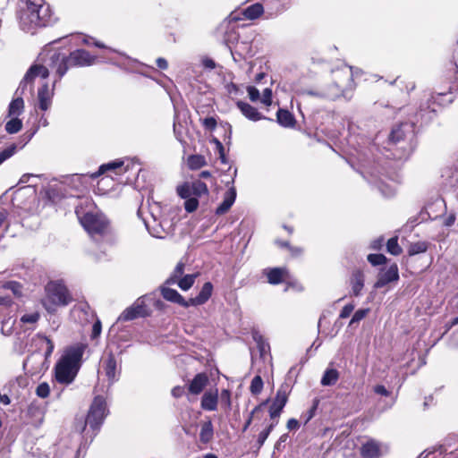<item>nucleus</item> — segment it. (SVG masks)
Segmentation results:
<instances>
[{
	"instance_id": "f257e3e1",
	"label": "nucleus",
	"mask_w": 458,
	"mask_h": 458,
	"mask_svg": "<svg viewBox=\"0 0 458 458\" xmlns=\"http://www.w3.org/2000/svg\"><path fill=\"white\" fill-rule=\"evenodd\" d=\"M55 21L51 7L44 0H27L19 14L21 30L34 34L43 27L52 24Z\"/></svg>"
},
{
	"instance_id": "f03ea898",
	"label": "nucleus",
	"mask_w": 458,
	"mask_h": 458,
	"mask_svg": "<svg viewBox=\"0 0 458 458\" xmlns=\"http://www.w3.org/2000/svg\"><path fill=\"white\" fill-rule=\"evenodd\" d=\"M87 347V344L77 343L64 350L55 369V378L59 383L71 384L74 380Z\"/></svg>"
},
{
	"instance_id": "7ed1b4c3",
	"label": "nucleus",
	"mask_w": 458,
	"mask_h": 458,
	"mask_svg": "<svg viewBox=\"0 0 458 458\" xmlns=\"http://www.w3.org/2000/svg\"><path fill=\"white\" fill-rule=\"evenodd\" d=\"M353 72L352 67H344L335 72V82L325 89H302L301 94L335 100L340 96L349 99V91L354 89Z\"/></svg>"
},
{
	"instance_id": "20e7f679",
	"label": "nucleus",
	"mask_w": 458,
	"mask_h": 458,
	"mask_svg": "<svg viewBox=\"0 0 458 458\" xmlns=\"http://www.w3.org/2000/svg\"><path fill=\"white\" fill-rule=\"evenodd\" d=\"M96 56L91 55L84 49H77L65 55L60 52H53L50 54L47 65L55 69L58 80L66 73L72 67L89 66L95 63Z\"/></svg>"
},
{
	"instance_id": "39448f33",
	"label": "nucleus",
	"mask_w": 458,
	"mask_h": 458,
	"mask_svg": "<svg viewBox=\"0 0 458 458\" xmlns=\"http://www.w3.org/2000/svg\"><path fill=\"white\" fill-rule=\"evenodd\" d=\"M45 290L43 305L48 312H54L57 306H66L72 301L67 288L60 282H49Z\"/></svg>"
},
{
	"instance_id": "423d86ee",
	"label": "nucleus",
	"mask_w": 458,
	"mask_h": 458,
	"mask_svg": "<svg viewBox=\"0 0 458 458\" xmlns=\"http://www.w3.org/2000/svg\"><path fill=\"white\" fill-rule=\"evenodd\" d=\"M81 223L90 237L96 241L104 236L108 230V222L102 214L88 212L81 217Z\"/></svg>"
},
{
	"instance_id": "0eeeda50",
	"label": "nucleus",
	"mask_w": 458,
	"mask_h": 458,
	"mask_svg": "<svg viewBox=\"0 0 458 458\" xmlns=\"http://www.w3.org/2000/svg\"><path fill=\"white\" fill-rule=\"evenodd\" d=\"M106 403L102 396H96L89 408L86 420L81 427V431H84L86 426L89 425L93 431H98L106 416Z\"/></svg>"
},
{
	"instance_id": "6e6552de",
	"label": "nucleus",
	"mask_w": 458,
	"mask_h": 458,
	"mask_svg": "<svg viewBox=\"0 0 458 458\" xmlns=\"http://www.w3.org/2000/svg\"><path fill=\"white\" fill-rule=\"evenodd\" d=\"M49 75V72L47 67L42 64H33L30 67V69L25 73L22 81H21L18 89H16V96L21 97L25 95L26 91L29 90L30 94L33 93V81L37 77H40L42 79L47 78Z\"/></svg>"
},
{
	"instance_id": "1a4fd4ad",
	"label": "nucleus",
	"mask_w": 458,
	"mask_h": 458,
	"mask_svg": "<svg viewBox=\"0 0 458 458\" xmlns=\"http://www.w3.org/2000/svg\"><path fill=\"white\" fill-rule=\"evenodd\" d=\"M43 339L47 343V350L44 356L40 352H33L27 357L23 362V368L31 374L40 373L45 369L44 361L53 353L55 345L54 343L47 336Z\"/></svg>"
},
{
	"instance_id": "9d476101",
	"label": "nucleus",
	"mask_w": 458,
	"mask_h": 458,
	"mask_svg": "<svg viewBox=\"0 0 458 458\" xmlns=\"http://www.w3.org/2000/svg\"><path fill=\"white\" fill-rule=\"evenodd\" d=\"M388 452L386 445L369 438L361 444L360 454L362 458H380Z\"/></svg>"
},
{
	"instance_id": "9b49d317",
	"label": "nucleus",
	"mask_w": 458,
	"mask_h": 458,
	"mask_svg": "<svg viewBox=\"0 0 458 458\" xmlns=\"http://www.w3.org/2000/svg\"><path fill=\"white\" fill-rule=\"evenodd\" d=\"M290 386L287 384L282 385L277 390L276 395L269 408V415L272 420L278 418L288 401Z\"/></svg>"
},
{
	"instance_id": "f8f14e48",
	"label": "nucleus",
	"mask_w": 458,
	"mask_h": 458,
	"mask_svg": "<svg viewBox=\"0 0 458 458\" xmlns=\"http://www.w3.org/2000/svg\"><path fill=\"white\" fill-rule=\"evenodd\" d=\"M148 310L143 298L137 299L132 305L126 308L119 316L118 321H131L148 316Z\"/></svg>"
},
{
	"instance_id": "ddd939ff",
	"label": "nucleus",
	"mask_w": 458,
	"mask_h": 458,
	"mask_svg": "<svg viewBox=\"0 0 458 458\" xmlns=\"http://www.w3.org/2000/svg\"><path fill=\"white\" fill-rule=\"evenodd\" d=\"M102 368L109 384H114L119 379L120 369L117 366V360L114 354L110 352L106 353V356L102 360Z\"/></svg>"
},
{
	"instance_id": "4468645a",
	"label": "nucleus",
	"mask_w": 458,
	"mask_h": 458,
	"mask_svg": "<svg viewBox=\"0 0 458 458\" xmlns=\"http://www.w3.org/2000/svg\"><path fill=\"white\" fill-rule=\"evenodd\" d=\"M59 80H55L52 89H49L47 83H44L38 90V106L42 111H47L52 104V98L55 94V88Z\"/></svg>"
},
{
	"instance_id": "2eb2a0df",
	"label": "nucleus",
	"mask_w": 458,
	"mask_h": 458,
	"mask_svg": "<svg viewBox=\"0 0 458 458\" xmlns=\"http://www.w3.org/2000/svg\"><path fill=\"white\" fill-rule=\"evenodd\" d=\"M399 279L398 267L396 264L391 265L385 270H381L377 282L374 284L375 288H382L392 282H396Z\"/></svg>"
},
{
	"instance_id": "dca6fc26",
	"label": "nucleus",
	"mask_w": 458,
	"mask_h": 458,
	"mask_svg": "<svg viewBox=\"0 0 458 458\" xmlns=\"http://www.w3.org/2000/svg\"><path fill=\"white\" fill-rule=\"evenodd\" d=\"M236 106L242 114L250 121L257 122L259 120L267 119V117L259 113L256 107L246 102L239 100L237 101Z\"/></svg>"
},
{
	"instance_id": "f3484780",
	"label": "nucleus",
	"mask_w": 458,
	"mask_h": 458,
	"mask_svg": "<svg viewBox=\"0 0 458 458\" xmlns=\"http://www.w3.org/2000/svg\"><path fill=\"white\" fill-rule=\"evenodd\" d=\"M213 292V285L210 282H207L203 284L201 290L199 294L194 298H190L188 300L189 307L190 306H199L206 303L208 299L211 297Z\"/></svg>"
},
{
	"instance_id": "a211bd4d",
	"label": "nucleus",
	"mask_w": 458,
	"mask_h": 458,
	"mask_svg": "<svg viewBox=\"0 0 458 458\" xmlns=\"http://www.w3.org/2000/svg\"><path fill=\"white\" fill-rule=\"evenodd\" d=\"M235 199L236 190L232 186L225 193L222 203L216 209V214L218 216L225 214L234 203Z\"/></svg>"
},
{
	"instance_id": "6ab92c4d",
	"label": "nucleus",
	"mask_w": 458,
	"mask_h": 458,
	"mask_svg": "<svg viewBox=\"0 0 458 458\" xmlns=\"http://www.w3.org/2000/svg\"><path fill=\"white\" fill-rule=\"evenodd\" d=\"M208 383V377L206 373L197 374L191 381L188 390L191 394H199Z\"/></svg>"
},
{
	"instance_id": "aec40b11",
	"label": "nucleus",
	"mask_w": 458,
	"mask_h": 458,
	"mask_svg": "<svg viewBox=\"0 0 458 458\" xmlns=\"http://www.w3.org/2000/svg\"><path fill=\"white\" fill-rule=\"evenodd\" d=\"M160 290L165 300L177 303L184 308L189 307L188 301H186L176 290L165 286H162Z\"/></svg>"
},
{
	"instance_id": "412c9836",
	"label": "nucleus",
	"mask_w": 458,
	"mask_h": 458,
	"mask_svg": "<svg viewBox=\"0 0 458 458\" xmlns=\"http://www.w3.org/2000/svg\"><path fill=\"white\" fill-rule=\"evenodd\" d=\"M218 403L217 389L205 392L201 398V408L205 411H216Z\"/></svg>"
},
{
	"instance_id": "4be33fe9",
	"label": "nucleus",
	"mask_w": 458,
	"mask_h": 458,
	"mask_svg": "<svg viewBox=\"0 0 458 458\" xmlns=\"http://www.w3.org/2000/svg\"><path fill=\"white\" fill-rule=\"evenodd\" d=\"M364 275L361 271L353 272L351 278L352 293L354 296H359L364 287Z\"/></svg>"
},
{
	"instance_id": "5701e85b",
	"label": "nucleus",
	"mask_w": 458,
	"mask_h": 458,
	"mask_svg": "<svg viewBox=\"0 0 458 458\" xmlns=\"http://www.w3.org/2000/svg\"><path fill=\"white\" fill-rule=\"evenodd\" d=\"M276 121L283 127H293L295 124V118L293 114L281 108L276 113Z\"/></svg>"
},
{
	"instance_id": "b1692460",
	"label": "nucleus",
	"mask_w": 458,
	"mask_h": 458,
	"mask_svg": "<svg viewBox=\"0 0 458 458\" xmlns=\"http://www.w3.org/2000/svg\"><path fill=\"white\" fill-rule=\"evenodd\" d=\"M339 378V372L335 369H327L321 378L323 386H334Z\"/></svg>"
},
{
	"instance_id": "393cba45",
	"label": "nucleus",
	"mask_w": 458,
	"mask_h": 458,
	"mask_svg": "<svg viewBox=\"0 0 458 458\" xmlns=\"http://www.w3.org/2000/svg\"><path fill=\"white\" fill-rule=\"evenodd\" d=\"M264 12V8L261 4L256 3L245 8L242 11V14L248 20H254L259 17Z\"/></svg>"
},
{
	"instance_id": "a878e982",
	"label": "nucleus",
	"mask_w": 458,
	"mask_h": 458,
	"mask_svg": "<svg viewBox=\"0 0 458 458\" xmlns=\"http://www.w3.org/2000/svg\"><path fill=\"white\" fill-rule=\"evenodd\" d=\"M185 264L182 261L178 262L170 276L165 280V284H174L184 276Z\"/></svg>"
},
{
	"instance_id": "bb28decb",
	"label": "nucleus",
	"mask_w": 458,
	"mask_h": 458,
	"mask_svg": "<svg viewBox=\"0 0 458 458\" xmlns=\"http://www.w3.org/2000/svg\"><path fill=\"white\" fill-rule=\"evenodd\" d=\"M187 165L191 170L199 169L207 165L205 157L201 155H191L187 158Z\"/></svg>"
},
{
	"instance_id": "cd10ccee",
	"label": "nucleus",
	"mask_w": 458,
	"mask_h": 458,
	"mask_svg": "<svg viewBox=\"0 0 458 458\" xmlns=\"http://www.w3.org/2000/svg\"><path fill=\"white\" fill-rule=\"evenodd\" d=\"M284 274L285 270L283 268L276 267L270 269L267 274L268 283L271 284H277L281 283Z\"/></svg>"
},
{
	"instance_id": "c85d7f7f",
	"label": "nucleus",
	"mask_w": 458,
	"mask_h": 458,
	"mask_svg": "<svg viewBox=\"0 0 458 458\" xmlns=\"http://www.w3.org/2000/svg\"><path fill=\"white\" fill-rule=\"evenodd\" d=\"M198 276V274H187L184 275L178 282L175 284L182 289V291H188L192 287L195 283V280Z\"/></svg>"
},
{
	"instance_id": "c756f323",
	"label": "nucleus",
	"mask_w": 458,
	"mask_h": 458,
	"mask_svg": "<svg viewBox=\"0 0 458 458\" xmlns=\"http://www.w3.org/2000/svg\"><path fill=\"white\" fill-rule=\"evenodd\" d=\"M39 318H40V315L37 311L32 312V313L24 314L21 317L20 323L21 324V326H25L27 324L30 325V327H27L26 329L33 330L34 325L37 324Z\"/></svg>"
},
{
	"instance_id": "7c9ffc66",
	"label": "nucleus",
	"mask_w": 458,
	"mask_h": 458,
	"mask_svg": "<svg viewBox=\"0 0 458 458\" xmlns=\"http://www.w3.org/2000/svg\"><path fill=\"white\" fill-rule=\"evenodd\" d=\"M213 437V425L210 420L202 424L199 438L203 443H208Z\"/></svg>"
},
{
	"instance_id": "2f4dec72",
	"label": "nucleus",
	"mask_w": 458,
	"mask_h": 458,
	"mask_svg": "<svg viewBox=\"0 0 458 458\" xmlns=\"http://www.w3.org/2000/svg\"><path fill=\"white\" fill-rule=\"evenodd\" d=\"M24 107V102L21 97H16L9 106L10 115H19Z\"/></svg>"
},
{
	"instance_id": "473e14b6",
	"label": "nucleus",
	"mask_w": 458,
	"mask_h": 458,
	"mask_svg": "<svg viewBox=\"0 0 458 458\" xmlns=\"http://www.w3.org/2000/svg\"><path fill=\"white\" fill-rule=\"evenodd\" d=\"M3 288L10 290L16 297H21L22 295V285L19 282H6L3 284Z\"/></svg>"
},
{
	"instance_id": "72a5a7b5",
	"label": "nucleus",
	"mask_w": 458,
	"mask_h": 458,
	"mask_svg": "<svg viewBox=\"0 0 458 458\" xmlns=\"http://www.w3.org/2000/svg\"><path fill=\"white\" fill-rule=\"evenodd\" d=\"M408 126L407 124H402L394 128L390 133V140L394 143H398L403 140L405 137L403 127Z\"/></svg>"
},
{
	"instance_id": "f704fd0d",
	"label": "nucleus",
	"mask_w": 458,
	"mask_h": 458,
	"mask_svg": "<svg viewBox=\"0 0 458 458\" xmlns=\"http://www.w3.org/2000/svg\"><path fill=\"white\" fill-rule=\"evenodd\" d=\"M386 250L387 251L394 256L400 255L402 253V248L398 244V238L392 237L386 242Z\"/></svg>"
},
{
	"instance_id": "c9c22d12",
	"label": "nucleus",
	"mask_w": 458,
	"mask_h": 458,
	"mask_svg": "<svg viewBox=\"0 0 458 458\" xmlns=\"http://www.w3.org/2000/svg\"><path fill=\"white\" fill-rule=\"evenodd\" d=\"M22 127V122L19 118H13L5 123V131L13 134L18 132Z\"/></svg>"
},
{
	"instance_id": "e433bc0d",
	"label": "nucleus",
	"mask_w": 458,
	"mask_h": 458,
	"mask_svg": "<svg viewBox=\"0 0 458 458\" xmlns=\"http://www.w3.org/2000/svg\"><path fill=\"white\" fill-rule=\"evenodd\" d=\"M192 192L195 196H201L204 194L208 193V186L205 182H201L200 180H197L192 182L191 184Z\"/></svg>"
},
{
	"instance_id": "4c0bfd02",
	"label": "nucleus",
	"mask_w": 458,
	"mask_h": 458,
	"mask_svg": "<svg viewBox=\"0 0 458 458\" xmlns=\"http://www.w3.org/2000/svg\"><path fill=\"white\" fill-rule=\"evenodd\" d=\"M123 165V161L117 159L113 162H109L107 164H104L99 167L98 174H102L106 171H114L115 169L122 168Z\"/></svg>"
},
{
	"instance_id": "58836bf2",
	"label": "nucleus",
	"mask_w": 458,
	"mask_h": 458,
	"mask_svg": "<svg viewBox=\"0 0 458 458\" xmlns=\"http://www.w3.org/2000/svg\"><path fill=\"white\" fill-rule=\"evenodd\" d=\"M427 250V244L423 242H418L410 245L408 249V254L414 256L420 253H423Z\"/></svg>"
},
{
	"instance_id": "ea45409f",
	"label": "nucleus",
	"mask_w": 458,
	"mask_h": 458,
	"mask_svg": "<svg viewBox=\"0 0 458 458\" xmlns=\"http://www.w3.org/2000/svg\"><path fill=\"white\" fill-rule=\"evenodd\" d=\"M177 194L184 199H190L191 196L193 194L191 185L189 183H184L182 185H179L176 189Z\"/></svg>"
},
{
	"instance_id": "a19ab883",
	"label": "nucleus",
	"mask_w": 458,
	"mask_h": 458,
	"mask_svg": "<svg viewBox=\"0 0 458 458\" xmlns=\"http://www.w3.org/2000/svg\"><path fill=\"white\" fill-rule=\"evenodd\" d=\"M263 389V380L260 376H255L250 383V390L253 394H259Z\"/></svg>"
},
{
	"instance_id": "79ce46f5",
	"label": "nucleus",
	"mask_w": 458,
	"mask_h": 458,
	"mask_svg": "<svg viewBox=\"0 0 458 458\" xmlns=\"http://www.w3.org/2000/svg\"><path fill=\"white\" fill-rule=\"evenodd\" d=\"M369 311L370 310L369 308L356 310L349 323V327H352L354 324H358L369 313Z\"/></svg>"
},
{
	"instance_id": "37998d69",
	"label": "nucleus",
	"mask_w": 458,
	"mask_h": 458,
	"mask_svg": "<svg viewBox=\"0 0 458 458\" xmlns=\"http://www.w3.org/2000/svg\"><path fill=\"white\" fill-rule=\"evenodd\" d=\"M368 261L372 266H378L385 264L386 262V258L383 254H369L368 256Z\"/></svg>"
},
{
	"instance_id": "c03bdc74",
	"label": "nucleus",
	"mask_w": 458,
	"mask_h": 458,
	"mask_svg": "<svg viewBox=\"0 0 458 458\" xmlns=\"http://www.w3.org/2000/svg\"><path fill=\"white\" fill-rule=\"evenodd\" d=\"M50 387L46 382L40 383L36 388V394L40 398H46L49 395Z\"/></svg>"
},
{
	"instance_id": "a18cd8bd",
	"label": "nucleus",
	"mask_w": 458,
	"mask_h": 458,
	"mask_svg": "<svg viewBox=\"0 0 458 458\" xmlns=\"http://www.w3.org/2000/svg\"><path fill=\"white\" fill-rule=\"evenodd\" d=\"M16 150V146L14 144L7 147L3 151L0 152V165L4 162L6 159L10 158Z\"/></svg>"
},
{
	"instance_id": "49530a36",
	"label": "nucleus",
	"mask_w": 458,
	"mask_h": 458,
	"mask_svg": "<svg viewBox=\"0 0 458 458\" xmlns=\"http://www.w3.org/2000/svg\"><path fill=\"white\" fill-rule=\"evenodd\" d=\"M16 150V146L14 144L7 147L3 151L0 152V165L4 162L6 159L10 158Z\"/></svg>"
},
{
	"instance_id": "de8ad7c7",
	"label": "nucleus",
	"mask_w": 458,
	"mask_h": 458,
	"mask_svg": "<svg viewBox=\"0 0 458 458\" xmlns=\"http://www.w3.org/2000/svg\"><path fill=\"white\" fill-rule=\"evenodd\" d=\"M16 150V146L14 144L7 147L3 151L0 152V165L4 162L6 159L10 158Z\"/></svg>"
},
{
	"instance_id": "09e8293b",
	"label": "nucleus",
	"mask_w": 458,
	"mask_h": 458,
	"mask_svg": "<svg viewBox=\"0 0 458 458\" xmlns=\"http://www.w3.org/2000/svg\"><path fill=\"white\" fill-rule=\"evenodd\" d=\"M16 150V146L14 144L7 147L3 151L0 152V165L4 162L6 159L10 158Z\"/></svg>"
},
{
	"instance_id": "8fccbe9b",
	"label": "nucleus",
	"mask_w": 458,
	"mask_h": 458,
	"mask_svg": "<svg viewBox=\"0 0 458 458\" xmlns=\"http://www.w3.org/2000/svg\"><path fill=\"white\" fill-rule=\"evenodd\" d=\"M378 189H379V191H381V193L385 197H391L395 192V188L394 187H393L391 185H388V184H386L384 182H380L378 184Z\"/></svg>"
},
{
	"instance_id": "3c124183",
	"label": "nucleus",
	"mask_w": 458,
	"mask_h": 458,
	"mask_svg": "<svg viewBox=\"0 0 458 458\" xmlns=\"http://www.w3.org/2000/svg\"><path fill=\"white\" fill-rule=\"evenodd\" d=\"M253 339L257 342L258 347L261 353H264L267 352V350L269 348L268 344H267L262 336L259 335L258 333L253 334Z\"/></svg>"
},
{
	"instance_id": "603ef678",
	"label": "nucleus",
	"mask_w": 458,
	"mask_h": 458,
	"mask_svg": "<svg viewBox=\"0 0 458 458\" xmlns=\"http://www.w3.org/2000/svg\"><path fill=\"white\" fill-rule=\"evenodd\" d=\"M199 201L196 198L187 199L184 202V208L187 212L191 213L198 208Z\"/></svg>"
},
{
	"instance_id": "864d4df0",
	"label": "nucleus",
	"mask_w": 458,
	"mask_h": 458,
	"mask_svg": "<svg viewBox=\"0 0 458 458\" xmlns=\"http://www.w3.org/2000/svg\"><path fill=\"white\" fill-rule=\"evenodd\" d=\"M220 401L221 403L224 404L226 408H230L231 406V393L227 389L222 390L220 394Z\"/></svg>"
},
{
	"instance_id": "5fc2aeb1",
	"label": "nucleus",
	"mask_w": 458,
	"mask_h": 458,
	"mask_svg": "<svg viewBox=\"0 0 458 458\" xmlns=\"http://www.w3.org/2000/svg\"><path fill=\"white\" fill-rule=\"evenodd\" d=\"M354 308H355V306L352 303H349V304L345 305L342 309V310H341V312L339 314V318H346L350 317V315L354 310Z\"/></svg>"
},
{
	"instance_id": "6e6d98bb",
	"label": "nucleus",
	"mask_w": 458,
	"mask_h": 458,
	"mask_svg": "<svg viewBox=\"0 0 458 458\" xmlns=\"http://www.w3.org/2000/svg\"><path fill=\"white\" fill-rule=\"evenodd\" d=\"M261 102L266 106H270L272 104V90L269 88H267L263 90Z\"/></svg>"
},
{
	"instance_id": "4d7b16f0",
	"label": "nucleus",
	"mask_w": 458,
	"mask_h": 458,
	"mask_svg": "<svg viewBox=\"0 0 458 458\" xmlns=\"http://www.w3.org/2000/svg\"><path fill=\"white\" fill-rule=\"evenodd\" d=\"M247 92H248V95H249V98L252 101V102H256L257 100L259 99V97H260V94H259V91L258 89H256L255 87L253 86H249L247 88Z\"/></svg>"
},
{
	"instance_id": "13d9d810",
	"label": "nucleus",
	"mask_w": 458,
	"mask_h": 458,
	"mask_svg": "<svg viewBox=\"0 0 458 458\" xmlns=\"http://www.w3.org/2000/svg\"><path fill=\"white\" fill-rule=\"evenodd\" d=\"M203 125L209 130H213L216 126V121L213 117H207L203 120Z\"/></svg>"
},
{
	"instance_id": "bf43d9fd",
	"label": "nucleus",
	"mask_w": 458,
	"mask_h": 458,
	"mask_svg": "<svg viewBox=\"0 0 458 458\" xmlns=\"http://www.w3.org/2000/svg\"><path fill=\"white\" fill-rule=\"evenodd\" d=\"M374 392L384 396H388L390 394L389 391L382 385H377L374 387Z\"/></svg>"
},
{
	"instance_id": "052dcab7",
	"label": "nucleus",
	"mask_w": 458,
	"mask_h": 458,
	"mask_svg": "<svg viewBox=\"0 0 458 458\" xmlns=\"http://www.w3.org/2000/svg\"><path fill=\"white\" fill-rule=\"evenodd\" d=\"M101 333V322L97 320L92 327V337H98Z\"/></svg>"
},
{
	"instance_id": "680f3d73",
	"label": "nucleus",
	"mask_w": 458,
	"mask_h": 458,
	"mask_svg": "<svg viewBox=\"0 0 458 458\" xmlns=\"http://www.w3.org/2000/svg\"><path fill=\"white\" fill-rule=\"evenodd\" d=\"M215 142L216 144L222 163H226L223 144L218 140H215Z\"/></svg>"
},
{
	"instance_id": "e2e57ef3",
	"label": "nucleus",
	"mask_w": 458,
	"mask_h": 458,
	"mask_svg": "<svg viewBox=\"0 0 458 458\" xmlns=\"http://www.w3.org/2000/svg\"><path fill=\"white\" fill-rule=\"evenodd\" d=\"M183 394H184V388H183L182 386H174V387L172 389V395H173L174 398H179V397H181Z\"/></svg>"
},
{
	"instance_id": "0e129e2a",
	"label": "nucleus",
	"mask_w": 458,
	"mask_h": 458,
	"mask_svg": "<svg viewBox=\"0 0 458 458\" xmlns=\"http://www.w3.org/2000/svg\"><path fill=\"white\" fill-rule=\"evenodd\" d=\"M299 427H300V423L295 419H290L287 421V428L290 429V430L297 429Z\"/></svg>"
},
{
	"instance_id": "69168bd1",
	"label": "nucleus",
	"mask_w": 458,
	"mask_h": 458,
	"mask_svg": "<svg viewBox=\"0 0 458 458\" xmlns=\"http://www.w3.org/2000/svg\"><path fill=\"white\" fill-rule=\"evenodd\" d=\"M267 431L262 430L258 437V444L261 446L268 437Z\"/></svg>"
},
{
	"instance_id": "338daca9",
	"label": "nucleus",
	"mask_w": 458,
	"mask_h": 458,
	"mask_svg": "<svg viewBox=\"0 0 458 458\" xmlns=\"http://www.w3.org/2000/svg\"><path fill=\"white\" fill-rule=\"evenodd\" d=\"M156 64L158 66V68H160L162 70H165L168 67L167 61L163 57H158L156 61Z\"/></svg>"
},
{
	"instance_id": "774afa93",
	"label": "nucleus",
	"mask_w": 458,
	"mask_h": 458,
	"mask_svg": "<svg viewBox=\"0 0 458 458\" xmlns=\"http://www.w3.org/2000/svg\"><path fill=\"white\" fill-rule=\"evenodd\" d=\"M450 345L453 347H458V330L452 334L450 338Z\"/></svg>"
}]
</instances>
